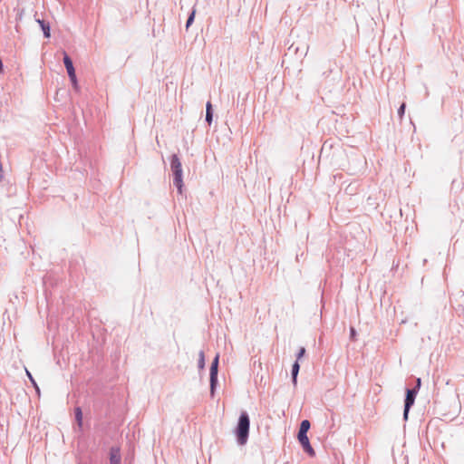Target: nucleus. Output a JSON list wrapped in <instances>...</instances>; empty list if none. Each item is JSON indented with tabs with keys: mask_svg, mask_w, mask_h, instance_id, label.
<instances>
[{
	"mask_svg": "<svg viewBox=\"0 0 464 464\" xmlns=\"http://www.w3.org/2000/svg\"><path fill=\"white\" fill-rule=\"evenodd\" d=\"M298 51H299V48H298V47H296V48H295V53H297Z\"/></svg>",
	"mask_w": 464,
	"mask_h": 464,
	"instance_id": "obj_22",
	"label": "nucleus"
},
{
	"mask_svg": "<svg viewBox=\"0 0 464 464\" xmlns=\"http://www.w3.org/2000/svg\"><path fill=\"white\" fill-rule=\"evenodd\" d=\"M74 414H75V419H76V421H77L79 427H82V409L80 407H76L74 409Z\"/></svg>",
	"mask_w": 464,
	"mask_h": 464,
	"instance_id": "obj_12",
	"label": "nucleus"
},
{
	"mask_svg": "<svg viewBox=\"0 0 464 464\" xmlns=\"http://www.w3.org/2000/svg\"><path fill=\"white\" fill-rule=\"evenodd\" d=\"M218 359H219V356L218 354V355H216V357L212 361L211 365H218Z\"/></svg>",
	"mask_w": 464,
	"mask_h": 464,
	"instance_id": "obj_20",
	"label": "nucleus"
},
{
	"mask_svg": "<svg viewBox=\"0 0 464 464\" xmlns=\"http://www.w3.org/2000/svg\"><path fill=\"white\" fill-rule=\"evenodd\" d=\"M356 336V331L353 327H350V338L354 341Z\"/></svg>",
	"mask_w": 464,
	"mask_h": 464,
	"instance_id": "obj_18",
	"label": "nucleus"
},
{
	"mask_svg": "<svg viewBox=\"0 0 464 464\" xmlns=\"http://www.w3.org/2000/svg\"><path fill=\"white\" fill-rule=\"evenodd\" d=\"M213 120V108L210 102L206 104V121L210 125Z\"/></svg>",
	"mask_w": 464,
	"mask_h": 464,
	"instance_id": "obj_10",
	"label": "nucleus"
},
{
	"mask_svg": "<svg viewBox=\"0 0 464 464\" xmlns=\"http://www.w3.org/2000/svg\"><path fill=\"white\" fill-rule=\"evenodd\" d=\"M250 420L246 411L239 415L237 425L235 430L237 440L239 445L246 443L249 435Z\"/></svg>",
	"mask_w": 464,
	"mask_h": 464,
	"instance_id": "obj_1",
	"label": "nucleus"
},
{
	"mask_svg": "<svg viewBox=\"0 0 464 464\" xmlns=\"http://www.w3.org/2000/svg\"><path fill=\"white\" fill-rule=\"evenodd\" d=\"M198 366L199 369H203L205 367V355L203 351H200L198 353Z\"/></svg>",
	"mask_w": 464,
	"mask_h": 464,
	"instance_id": "obj_13",
	"label": "nucleus"
},
{
	"mask_svg": "<svg viewBox=\"0 0 464 464\" xmlns=\"http://www.w3.org/2000/svg\"><path fill=\"white\" fill-rule=\"evenodd\" d=\"M420 383H421V381L420 378L417 379L416 381V386L413 387L412 389H417V392H419L420 388Z\"/></svg>",
	"mask_w": 464,
	"mask_h": 464,
	"instance_id": "obj_19",
	"label": "nucleus"
},
{
	"mask_svg": "<svg viewBox=\"0 0 464 464\" xmlns=\"http://www.w3.org/2000/svg\"><path fill=\"white\" fill-rule=\"evenodd\" d=\"M121 456L119 447H111L110 450V464H121Z\"/></svg>",
	"mask_w": 464,
	"mask_h": 464,
	"instance_id": "obj_7",
	"label": "nucleus"
},
{
	"mask_svg": "<svg viewBox=\"0 0 464 464\" xmlns=\"http://www.w3.org/2000/svg\"><path fill=\"white\" fill-rule=\"evenodd\" d=\"M26 374H27L28 378L30 379L32 384L35 387L36 391L39 392V388H38L34 379L33 378L31 372L26 370Z\"/></svg>",
	"mask_w": 464,
	"mask_h": 464,
	"instance_id": "obj_16",
	"label": "nucleus"
},
{
	"mask_svg": "<svg viewBox=\"0 0 464 464\" xmlns=\"http://www.w3.org/2000/svg\"><path fill=\"white\" fill-rule=\"evenodd\" d=\"M170 168L173 173V185L181 194L183 187V170L180 160L176 154H173L170 158Z\"/></svg>",
	"mask_w": 464,
	"mask_h": 464,
	"instance_id": "obj_2",
	"label": "nucleus"
},
{
	"mask_svg": "<svg viewBox=\"0 0 464 464\" xmlns=\"http://www.w3.org/2000/svg\"><path fill=\"white\" fill-rule=\"evenodd\" d=\"M218 365L210 366V393L214 396L215 389L218 384Z\"/></svg>",
	"mask_w": 464,
	"mask_h": 464,
	"instance_id": "obj_5",
	"label": "nucleus"
},
{
	"mask_svg": "<svg viewBox=\"0 0 464 464\" xmlns=\"http://www.w3.org/2000/svg\"><path fill=\"white\" fill-rule=\"evenodd\" d=\"M194 18H195V11H192L191 14H189V16L188 17V20L186 22V27L188 28L193 21H194Z\"/></svg>",
	"mask_w": 464,
	"mask_h": 464,
	"instance_id": "obj_14",
	"label": "nucleus"
},
{
	"mask_svg": "<svg viewBox=\"0 0 464 464\" xmlns=\"http://www.w3.org/2000/svg\"><path fill=\"white\" fill-rule=\"evenodd\" d=\"M297 438H298V440L300 442V444L302 445L304 450L305 452H307L310 456H314V449L312 448L310 442H309V439L307 437V434H304V435H297Z\"/></svg>",
	"mask_w": 464,
	"mask_h": 464,
	"instance_id": "obj_6",
	"label": "nucleus"
},
{
	"mask_svg": "<svg viewBox=\"0 0 464 464\" xmlns=\"http://www.w3.org/2000/svg\"><path fill=\"white\" fill-rule=\"evenodd\" d=\"M299 370H300V364L297 361H295L292 366V372H291L292 382H293L294 386H296V384H297V376H298Z\"/></svg>",
	"mask_w": 464,
	"mask_h": 464,
	"instance_id": "obj_9",
	"label": "nucleus"
},
{
	"mask_svg": "<svg viewBox=\"0 0 464 464\" xmlns=\"http://www.w3.org/2000/svg\"><path fill=\"white\" fill-rule=\"evenodd\" d=\"M310 426H311V424H310V421L308 420H302L297 435L307 434V431L309 430Z\"/></svg>",
	"mask_w": 464,
	"mask_h": 464,
	"instance_id": "obj_11",
	"label": "nucleus"
},
{
	"mask_svg": "<svg viewBox=\"0 0 464 464\" xmlns=\"http://www.w3.org/2000/svg\"><path fill=\"white\" fill-rule=\"evenodd\" d=\"M305 353V348L300 347L297 354H296V361L298 362Z\"/></svg>",
	"mask_w": 464,
	"mask_h": 464,
	"instance_id": "obj_17",
	"label": "nucleus"
},
{
	"mask_svg": "<svg viewBox=\"0 0 464 464\" xmlns=\"http://www.w3.org/2000/svg\"><path fill=\"white\" fill-rule=\"evenodd\" d=\"M63 63H64V66L66 68V71H67L68 76L70 78V81L72 82L73 90L75 92H79L80 91V86L78 84V81H77V77H76V73H75V69L73 67V63H72V59L70 58V56L66 53H64V54H63Z\"/></svg>",
	"mask_w": 464,
	"mask_h": 464,
	"instance_id": "obj_3",
	"label": "nucleus"
},
{
	"mask_svg": "<svg viewBox=\"0 0 464 464\" xmlns=\"http://www.w3.org/2000/svg\"><path fill=\"white\" fill-rule=\"evenodd\" d=\"M308 49H309V46H306V50H305V52H304V55H306V54H307Z\"/></svg>",
	"mask_w": 464,
	"mask_h": 464,
	"instance_id": "obj_21",
	"label": "nucleus"
},
{
	"mask_svg": "<svg viewBox=\"0 0 464 464\" xmlns=\"http://www.w3.org/2000/svg\"><path fill=\"white\" fill-rule=\"evenodd\" d=\"M417 389H406L405 400H404V410H403V419L407 420L410 409L414 404L416 396H417Z\"/></svg>",
	"mask_w": 464,
	"mask_h": 464,
	"instance_id": "obj_4",
	"label": "nucleus"
},
{
	"mask_svg": "<svg viewBox=\"0 0 464 464\" xmlns=\"http://www.w3.org/2000/svg\"><path fill=\"white\" fill-rule=\"evenodd\" d=\"M406 105L405 103H402L400 108L398 109V115L401 119H402L404 112H405Z\"/></svg>",
	"mask_w": 464,
	"mask_h": 464,
	"instance_id": "obj_15",
	"label": "nucleus"
},
{
	"mask_svg": "<svg viewBox=\"0 0 464 464\" xmlns=\"http://www.w3.org/2000/svg\"><path fill=\"white\" fill-rule=\"evenodd\" d=\"M35 21L40 25V27L44 33V36L45 38H49L51 35L50 24L48 22L44 21V19H40V18H36Z\"/></svg>",
	"mask_w": 464,
	"mask_h": 464,
	"instance_id": "obj_8",
	"label": "nucleus"
}]
</instances>
